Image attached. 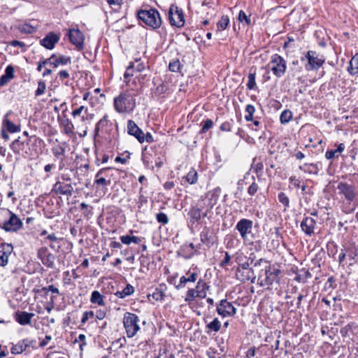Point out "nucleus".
I'll return each instance as SVG.
<instances>
[{"mask_svg": "<svg viewBox=\"0 0 358 358\" xmlns=\"http://www.w3.org/2000/svg\"><path fill=\"white\" fill-rule=\"evenodd\" d=\"M187 182L191 185L195 184L198 180L197 172L194 169H191L185 176Z\"/></svg>", "mask_w": 358, "mask_h": 358, "instance_id": "nucleus-47", "label": "nucleus"}, {"mask_svg": "<svg viewBox=\"0 0 358 358\" xmlns=\"http://www.w3.org/2000/svg\"><path fill=\"white\" fill-rule=\"evenodd\" d=\"M164 285H160L159 287H157L154 292L152 294V298L156 301H162L165 296L164 292L162 289Z\"/></svg>", "mask_w": 358, "mask_h": 358, "instance_id": "nucleus-45", "label": "nucleus"}, {"mask_svg": "<svg viewBox=\"0 0 358 358\" xmlns=\"http://www.w3.org/2000/svg\"><path fill=\"white\" fill-rule=\"evenodd\" d=\"M210 286L202 279H200L195 287L194 288V290H196L200 295V299H205L207 296V291L209 290Z\"/></svg>", "mask_w": 358, "mask_h": 358, "instance_id": "nucleus-28", "label": "nucleus"}, {"mask_svg": "<svg viewBox=\"0 0 358 358\" xmlns=\"http://www.w3.org/2000/svg\"><path fill=\"white\" fill-rule=\"evenodd\" d=\"M49 253L46 248H41L37 252V256L42 261Z\"/></svg>", "mask_w": 358, "mask_h": 358, "instance_id": "nucleus-64", "label": "nucleus"}, {"mask_svg": "<svg viewBox=\"0 0 358 358\" xmlns=\"http://www.w3.org/2000/svg\"><path fill=\"white\" fill-rule=\"evenodd\" d=\"M94 316V313L93 311H85L83 314V317L81 318V324H84L87 322V321L89 320V318H92Z\"/></svg>", "mask_w": 358, "mask_h": 358, "instance_id": "nucleus-62", "label": "nucleus"}, {"mask_svg": "<svg viewBox=\"0 0 358 358\" xmlns=\"http://www.w3.org/2000/svg\"><path fill=\"white\" fill-rule=\"evenodd\" d=\"M120 239L122 243L125 244V245H129L131 243L138 244L142 241V238L140 237L135 236H131L129 235L122 236H120Z\"/></svg>", "mask_w": 358, "mask_h": 358, "instance_id": "nucleus-38", "label": "nucleus"}, {"mask_svg": "<svg viewBox=\"0 0 358 358\" xmlns=\"http://www.w3.org/2000/svg\"><path fill=\"white\" fill-rule=\"evenodd\" d=\"M259 189V185L256 182H253L248 187V193L250 196H254Z\"/></svg>", "mask_w": 358, "mask_h": 358, "instance_id": "nucleus-63", "label": "nucleus"}, {"mask_svg": "<svg viewBox=\"0 0 358 358\" xmlns=\"http://www.w3.org/2000/svg\"><path fill=\"white\" fill-rule=\"evenodd\" d=\"M52 152L53 155L58 159L60 156L64 155L66 150L64 147L57 145L52 148Z\"/></svg>", "mask_w": 358, "mask_h": 358, "instance_id": "nucleus-49", "label": "nucleus"}, {"mask_svg": "<svg viewBox=\"0 0 358 358\" xmlns=\"http://www.w3.org/2000/svg\"><path fill=\"white\" fill-rule=\"evenodd\" d=\"M46 90L45 83L43 80H39L38 82V88L35 92V96H38L44 94Z\"/></svg>", "mask_w": 358, "mask_h": 358, "instance_id": "nucleus-54", "label": "nucleus"}, {"mask_svg": "<svg viewBox=\"0 0 358 358\" xmlns=\"http://www.w3.org/2000/svg\"><path fill=\"white\" fill-rule=\"evenodd\" d=\"M127 132L129 135L134 136L140 143H142L143 131L140 129L134 121H127Z\"/></svg>", "mask_w": 358, "mask_h": 358, "instance_id": "nucleus-22", "label": "nucleus"}, {"mask_svg": "<svg viewBox=\"0 0 358 358\" xmlns=\"http://www.w3.org/2000/svg\"><path fill=\"white\" fill-rule=\"evenodd\" d=\"M156 358H175V356L166 349H160Z\"/></svg>", "mask_w": 358, "mask_h": 358, "instance_id": "nucleus-56", "label": "nucleus"}, {"mask_svg": "<svg viewBox=\"0 0 358 358\" xmlns=\"http://www.w3.org/2000/svg\"><path fill=\"white\" fill-rule=\"evenodd\" d=\"M156 219L159 223L166 224L169 222V217L164 213H159L156 215Z\"/></svg>", "mask_w": 358, "mask_h": 358, "instance_id": "nucleus-58", "label": "nucleus"}, {"mask_svg": "<svg viewBox=\"0 0 358 358\" xmlns=\"http://www.w3.org/2000/svg\"><path fill=\"white\" fill-rule=\"evenodd\" d=\"M305 60H307V63L304 65L307 71L317 70L325 62L324 56L313 50H308L303 57H301V62Z\"/></svg>", "mask_w": 358, "mask_h": 358, "instance_id": "nucleus-4", "label": "nucleus"}, {"mask_svg": "<svg viewBox=\"0 0 358 358\" xmlns=\"http://www.w3.org/2000/svg\"><path fill=\"white\" fill-rule=\"evenodd\" d=\"M169 20L171 26L181 28L185 25V16L182 9L176 4H171L168 11Z\"/></svg>", "mask_w": 358, "mask_h": 358, "instance_id": "nucleus-8", "label": "nucleus"}, {"mask_svg": "<svg viewBox=\"0 0 358 358\" xmlns=\"http://www.w3.org/2000/svg\"><path fill=\"white\" fill-rule=\"evenodd\" d=\"M108 122L107 116H103L96 124L95 127V133L96 134L99 133V131L101 128L106 127Z\"/></svg>", "mask_w": 358, "mask_h": 358, "instance_id": "nucleus-59", "label": "nucleus"}, {"mask_svg": "<svg viewBox=\"0 0 358 358\" xmlns=\"http://www.w3.org/2000/svg\"><path fill=\"white\" fill-rule=\"evenodd\" d=\"M50 66L53 69H57L59 66L70 64L71 63V57L67 55L53 53L49 57Z\"/></svg>", "mask_w": 358, "mask_h": 358, "instance_id": "nucleus-16", "label": "nucleus"}, {"mask_svg": "<svg viewBox=\"0 0 358 358\" xmlns=\"http://www.w3.org/2000/svg\"><path fill=\"white\" fill-rule=\"evenodd\" d=\"M256 68H251L250 73L248 76V83L246 84L247 88L250 90H255L256 88Z\"/></svg>", "mask_w": 358, "mask_h": 358, "instance_id": "nucleus-34", "label": "nucleus"}, {"mask_svg": "<svg viewBox=\"0 0 358 358\" xmlns=\"http://www.w3.org/2000/svg\"><path fill=\"white\" fill-rule=\"evenodd\" d=\"M34 314L25 311H17L14 315V318L17 322L21 325H29L31 324L32 317Z\"/></svg>", "mask_w": 358, "mask_h": 358, "instance_id": "nucleus-23", "label": "nucleus"}, {"mask_svg": "<svg viewBox=\"0 0 358 358\" xmlns=\"http://www.w3.org/2000/svg\"><path fill=\"white\" fill-rule=\"evenodd\" d=\"M221 327V322L218 320V318L215 317L213 321L206 324V333L207 334H210L213 332L217 333L220 330Z\"/></svg>", "mask_w": 358, "mask_h": 358, "instance_id": "nucleus-29", "label": "nucleus"}, {"mask_svg": "<svg viewBox=\"0 0 358 358\" xmlns=\"http://www.w3.org/2000/svg\"><path fill=\"white\" fill-rule=\"evenodd\" d=\"M292 119V112L289 110H283L280 116V121L281 124H285Z\"/></svg>", "mask_w": 358, "mask_h": 358, "instance_id": "nucleus-44", "label": "nucleus"}, {"mask_svg": "<svg viewBox=\"0 0 358 358\" xmlns=\"http://www.w3.org/2000/svg\"><path fill=\"white\" fill-rule=\"evenodd\" d=\"M134 64L133 62H131L128 67L127 68V70L124 74V77L125 79H128L134 76Z\"/></svg>", "mask_w": 358, "mask_h": 358, "instance_id": "nucleus-61", "label": "nucleus"}, {"mask_svg": "<svg viewBox=\"0 0 358 358\" xmlns=\"http://www.w3.org/2000/svg\"><path fill=\"white\" fill-rule=\"evenodd\" d=\"M201 129L199 131V134H205L213 127L214 122L210 119H206L201 122Z\"/></svg>", "mask_w": 358, "mask_h": 358, "instance_id": "nucleus-43", "label": "nucleus"}, {"mask_svg": "<svg viewBox=\"0 0 358 358\" xmlns=\"http://www.w3.org/2000/svg\"><path fill=\"white\" fill-rule=\"evenodd\" d=\"M0 250V266H5L8 262V258L13 251L11 244L2 243Z\"/></svg>", "mask_w": 358, "mask_h": 358, "instance_id": "nucleus-21", "label": "nucleus"}, {"mask_svg": "<svg viewBox=\"0 0 358 358\" xmlns=\"http://www.w3.org/2000/svg\"><path fill=\"white\" fill-rule=\"evenodd\" d=\"M20 138L15 139L13 141L10 145V148L13 151L15 154H20L21 152H24L26 149V144L24 142L21 141Z\"/></svg>", "mask_w": 358, "mask_h": 358, "instance_id": "nucleus-33", "label": "nucleus"}, {"mask_svg": "<svg viewBox=\"0 0 358 358\" xmlns=\"http://www.w3.org/2000/svg\"><path fill=\"white\" fill-rule=\"evenodd\" d=\"M104 299L105 296L103 295H102L99 291L94 290L92 292L90 302L93 304L104 306L106 305Z\"/></svg>", "mask_w": 358, "mask_h": 358, "instance_id": "nucleus-32", "label": "nucleus"}, {"mask_svg": "<svg viewBox=\"0 0 358 358\" xmlns=\"http://www.w3.org/2000/svg\"><path fill=\"white\" fill-rule=\"evenodd\" d=\"M181 68V64L178 59H176L170 62L169 69L172 72H178Z\"/></svg>", "mask_w": 358, "mask_h": 358, "instance_id": "nucleus-52", "label": "nucleus"}, {"mask_svg": "<svg viewBox=\"0 0 358 358\" xmlns=\"http://www.w3.org/2000/svg\"><path fill=\"white\" fill-rule=\"evenodd\" d=\"M236 279L242 282L250 281L252 283L255 282L256 275L253 269L251 267H246L243 268H236Z\"/></svg>", "mask_w": 358, "mask_h": 358, "instance_id": "nucleus-15", "label": "nucleus"}, {"mask_svg": "<svg viewBox=\"0 0 358 358\" xmlns=\"http://www.w3.org/2000/svg\"><path fill=\"white\" fill-rule=\"evenodd\" d=\"M134 292V287L130 284H127V286L122 290L117 291L115 295L120 299H124L126 296L131 295Z\"/></svg>", "mask_w": 358, "mask_h": 358, "instance_id": "nucleus-36", "label": "nucleus"}, {"mask_svg": "<svg viewBox=\"0 0 358 358\" xmlns=\"http://www.w3.org/2000/svg\"><path fill=\"white\" fill-rule=\"evenodd\" d=\"M234 260L237 264V268L250 267L254 262V259L246 256L243 252L238 251L234 255Z\"/></svg>", "mask_w": 358, "mask_h": 358, "instance_id": "nucleus-19", "label": "nucleus"}, {"mask_svg": "<svg viewBox=\"0 0 358 358\" xmlns=\"http://www.w3.org/2000/svg\"><path fill=\"white\" fill-rule=\"evenodd\" d=\"M59 39L60 36L59 34L54 32H49L43 38L40 40L39 43L48 50H52L59 42Z\"/></svg>", "mask_w": 358, "mask_h": 358, "instance_id": "nucleus-18", "label": "nucleus"}, {"mask_svg": "<svg viewBox=\"0 0 358 358\" xmlns=\"http://www.w3.org/2000/svg\"><path fill=\"white\" fill-rule=\"evenodd\" d=\"M54 255L50 252L41 262L46 267L52 268L54 266Z\"/></svg>", "mask_w": 358, "mask_h": 358, "instance_id": "nucleus-51", "label": "nucleus"}, {"mask_svg": "<svg viewBox=\"0 0 358 358\" xmlns=\"http://www.w3.org/2000/svg\"><path fill=\"white\" fill-rule=\"evenodd\" d=\"M3 125L6 127V131L9 133H16L20 131V126L16 125L14 123H13L10 120L8 119H4L3 121Z\"/></svg>", "mask_w": 358, "mask_h": 358, "instance_id": "nucleus-35", "label": "nucleus"}, {"mask_svg": "<svg viewBox=\"0 0 358 358\" xmlns=\"http://www.w3.org/2000/svg\"><path fill=\"white\" fill-rule=\"evenodd\" d=\"M222 189L220 187H217L204 194V197L207 201V210L204 211V215H209L213 208L216 205L220 196Z\"/></svg>", "mask_w": 358, "mask_h": 358, "instance_id": "nucleus-10", "label": "nucleus"}, {"mask_svg": "<svg viewBox=\"0 0 358 358\" xmlns=\"http://www.w3.org/2000/svg\"><path fill=\"white\" fill-rule=\"evenodd\" d=\"M138 17L141 22L152 29L159 28L162 24L159 13L155 8L139 10Z\"/></svg>", "mask_w": 358, "mask_h": 358, "instance_id": "nucleus-2", "label": "nucleus"}, {"mask_svg": "<svg viewBox=\"0 0 358 358\" xmlns=\"http://www.w3.org/2000/svg\"><path fill=\"white\" fill-rule=\"evenodd\" d=\"M188 215L192 223L198 222L202 217H208L209 215H204V211L196 204V206H192L189 212Z\"/></svg>", "mask_w": 358, "mask_h": 358, "instance_id": "nucleus-24", "label": "nucleus"}, {"mask_svg": "<svg viewBox=\"0 0 358 358\" xmlns=\"http://www.w3.org/2000/svg\"><path fill=\"white\" fill-rule=\"evenodd\" d=\"M103 173H104V171H99L95 176V180H94V184L103 186V187H107L109 186L112 182L111 178H103Z\"/></svg>", "mask_w": 358, "mask_h": 358, "instance_id": "nucleus-30", "label": "nucleus"}, {"mask_svg": "<svg viewBox=\"0 0 358 358\" xmlns=\"http://www.w3.org/2000/svg\"><path fill=\"white\" fill-rule=\"evenodd\" d=\"M200 271L196 267L190 268L187 272L185 275H182L180 278L179 284L176 286L177 289L184 287L187 282H194L196 281L199 275Z\"/></svg>", "mask_w": 358, "mask_h": 358, "instance_id": "nucleus-13", "label": "nucleus"}, {"mask_svg": "<svg viewBox=\"0 0 358 358\" xmlns=\"http://www.w3.org/2000/svg\"><path fill=\"white\" fill-rule=\"evenodd\" d=\"M8 45L13 47H20L22 49V52H24L27 50V46L24 42L13 40L8 43Z\"/></svg>", "mask_w": 358, "mask_h": 358, "instance_id": "nucleus-57", "label": "nucleus"}, {"mask_svg": "<svg viewBox=\"0 0 358 358\" xmlns=\"http://www.w3.org/2000/svg\"><path fill=\"white\" fill-rule=\"evenodd\" d=\"M311 278V273L308 270L303 268L299 271L295 277V280L305 282L308 278Z\"/></svg>", "mask_w": 358, "mask_h": 358, "instance_id": "nucleus-40", "label": "nucleus"}, {"mask_svg": "<svg viewBox=\"0 0 358 358\" xmlns=\"http://www.w3.org/2000/svg\"><path fill=\"white\" fill-rule=\"evenodd\" d=\"M238 20L241 23L245 22L248 26L251 24L250 15H247L243 10H240L238 16Z\"/></svg>", "mask_w": 358, "mask_h": 358, "instance_id": "nucleus-50", "label": "nucleus"}, {"mask_svg": "<svg viewBox=\"0 0 358 358\" xmlns=\"http://www.w3.org/2000/svg\"><path fill=\"white\" fill-rule=\"evenodd\" d=\"M280 271L275 268H272L270 265L266 266L265 268L261 271L259 280L261 286H267L270 288L274 283H279V274Z\"/></svg>", "mask_w": 358, "mask_h": 358, "instance_id": "nucleus-3", "label": "nucleus"}, {"mask_svg": "<svg viewBox=\"0 0 358 358\" xmlns=\"http://www.w3.org/2000/svg\"><path fill=\"white\" fill-rule=\"evenodd\" d=\"M31 343V342L28 339L20 341L17 343L12 346L10 349L11 353L13 355L21 354L30 345Z\"/></svg>", "mask_w": 358, "mask_h": 358, "instance_id": "nucleus-25", "label": "nucleus"}, {"mask_svg": "<svg viewBox=\"0 0 358 358\" xmlns=\"http://www.w3.org/2000/svg\"><path fill=\"white\" fill-rule=\"evenodd\" d=\"M52 192L56 194L71 196L73 192V187L71 182L57 181L52 186Z\"/></svg>", "mask_w": 358, "mask_h": 358, "instance_id": "nucleus-14", "label": "nucleus"}, {"mask_svg": "<svg viewBox=\"0 0 358 358\" xmlns=\"http://www.w3.org/2000/svg\"><path fill=\"white\" fill-rule=\"evenodd\" d=\"M253 222L249 219H241L236 224L235 229L239 232L241 238L246 243L248 236L252 233Z\"/></svg>", "mask_w": 358, "mask_h": 358, "instance_id": "nucleus-11", "label": "nucleus"}, {"mask_svg": "<svg viewBox=\"0 0 358 358\" xmlns=\"http://www.w3.org/2000/svg\"><path fill=\"white\" fill-rule=\"evenodd\" d=\"M17 29L20 32L24 33V34H32V33L35 32L36 30L34 26H32L28 23H23V24H19L17 27Z\"/></svg>", "mask_w": 358, "mask_h": 358, "instance_id": "nucleus-42", "label": "nucleus"}, {"mask_svg": "<svg viewBox=\"0 0 358 358\" xmlns=\"http://www.w3.org/2000/svg\"><path fill=\"white\" fill-rule=\"evenodd\" d=\"M69 38L78 50H80L83 48L84 36L79 29H69L68 33Z\"/></svg>", "mask_w": 358, "mask_h": 358, "instance_id": "nucleus-17", "label": "nucleus"}, {"mask_svg": "<svg viewBox=\"0 0 358 358\" xmlns=\"http://www.w3.org/2000/svg\"><path fill=\"white\" fill-rule=\"evenodd\" d=\"M217 313L222 317H232L236 313V308L227 299H222L217 304Z\"/></svg>", "mask_w": 358, "mask_h": 358, "instance_id": "nucleus-12", "label": "nucleus"}, {"mask_svg": "<svg viewBox=\"0 0 358 358\" xmlns=\"http://www.w3.org/2000/svg\"><path fill=\"white\" fill-rule=\"evenodd\" d=\"M65 134H71L73 133L74 126L73 124L69 119H66L62 123Z\"/></svg>", "mask_w": 358, "mask_h": 358, "instance_id": "nucleus-48", "label": "nucleus"}, {"mask_svg": "<svg viewBox=\"0 0 358 358\" xmlns=\"http://www.w3.org/2000/svg\"><path fill=\"white\" fill-rule=\"evenodd\" d=\"M229 24V17L227 15H222L217 23V31H223L227 29Z\"/></svg>", "mask_w": 358, "mask_h": 358, "instance_id": "nucleus-41", "label": "nucleus"}, {"mask_svg": "<svg viewBox=\"0 0 358 358\" xmlns=\"http://www.w3.org/2000/svg\"><path fill=\"white\" fill-rule=\"evenodd\" d=\"M348 71L351 76H358V52L356 53L350 59Z\"/></svg>", "mask_w": 358, "mask_h": 358, "instance_id": "nucleus-31", "label": "nucleus"}, {"mask_svg": "<svg viewBox=\"0 0 358 358\" xmlns=\"http://www.w3.org/2000/svg\"><path fill=\"white\" fill-rule=\"evenodd\" d=\"M136 94L133 90L121 92L114 99V108L119 113H131L136 107Z\"/></svg>", "mask_w": 358, "mask_h": 358, "instance_id": "nucleus-1", "label": "nucleus"}, {"mask_svg": "<svg viewBox=\"0 0 358 358\" xmlns=\"http://www.w3.org/2000/svg\"><path fill=\"white\" fill-rule=\"evenodd\" d=\"M256 109L255 107L252 104H248L246 106L245 112L246 115H245V120L247 122H250L253 120L254 113H255Z\"/></svg>", "mask_w": 358, "mask_h": 358, "instance_id": "nucleus-46", "label": "nucleus"}, {"mask_svg": "<svg viewBox=\"0 0 358 358\" xmlns=\"http://www.w3.org/2000/svg\"><path fill=\"white\" fill-rule=\"evenodd\" d=\"M278 199L284 205L285 208L289 206V199L284 192H280L278 195Z\"/></svg>", "mask_w": 358, "mask_h": 358, "instance_id": "nucleus-53", "label": "nucleus"}, {"mask_svg": "<svg viewBox=\"0 0 358 358\" xmlns=\"http://www.w3.org/2000/svg\"><path fill=\"white\" fill-rule=\"evenodd\" d=\"M201 242L207 246L213 245V232L209 229H204L200 234Z\"/></svg>", "mask_w": 358, "mask_h": 358, "instance_id": "nucleus-27", "label": "nucleus"}, {"mask_svg": "<svg viewBox=\"0 0 358 358\" xmlns=\"http://www.w3.org/2000/svg\"><path fill=\"white\" fill-rule=\"evenodd\" d=\"M301 230L307 235L312 236L315 233L316 221L311 217H306L301 223Z\"/></svg>", "mask_w": 358, "mask_h": 358, "instance_id": "nucleus-20", "label": "nucleus"}, {"mask_svg": "<svg viewBox=\"0 0 358 358\" xmlns=\"http://www.w3.org/2000/svg\"><path fill=\"white\" fill-rule=\"evenodd\" d=\"M43 145L44 142L41 138L35 135L31 136L26 142L24 154L31 157H37L42 152Z\"/></svg>", "mask_w": 358, "mask_h": 358, "instance_id": "nucleus-7", "label": "nucleus"}, {"mask_svg": "<svg viewBox=\"0 0 358 358\" xmlns=\"http://www.w3.org/2000/svg\"><path fill=\"white\" fill-rule=\"evenodd\" d=\"M87 111L88 110L86 107L81 106L79 108L73 110L71 115L73 117H76L77 116H80L83 113L87 114Z\"/></svg>", "mask_w": 358, "mask_h": 358, "instance_id": "nucleus-55", "label": "nucleus"}, {"mask_svg": "<svg viewBox=\"0 0 358 358\" xmlns=\"http://www.w3.org/2000/svg\"><path fill=\"white\" fill-rule=\"evenodd\" d=\"M269 69L278 78L282 77L287 70V62L285 59L278 54L271 56L269 63L264 67Z\"/></svg>", "mask_w": 358, "mask_h": 358, "instance_id": "nucleus-6", "label": "nucleus"}, {"mask_svg": "<svg viewBox=\"0 0 358 358\" xmlns=\"http://www.w3.org/2000/svg\"><path fill=\"white\" fill-rule=\"evenodd\" d=\"M300 169L305 173L317 175L319 172V168L315 164H305L303 166H300Z\"/></svg>", "mask_w": 358, "mask_h": 358, "instance_id": "nucleus-39", "label": "nucleus"}, {"mask_svg": "<svg viewBox=\"0 0 358 358\" xmlns=\"http://www.w3.org/2000/svg\"><path fill=\"white\" fill-rule=\"evenodd\" d=\"M139 317L134 313H126L123 317V324L128 338H133L140 330Z\"/></svg>", "mask_w": 358, "mask_h": 358, "instance_id": "nucleus-5", "label": "nucleus"}, {"mask_svg": "<svg viewBox=\"0 0 358 358\" xmlns=\"http://www.w3.org/2000/svg\"><path fill=\"white\" fill-rule=\"evenodd\" d=\"M199 292L196 290H194V288H190L187 290L186 292L185 296V301L187 303L190 304L192 303L196 298L200 299V295H199Z\"/></svg>", "mask_w": 358, "mask_h": 358, "instance_id": "nucleus-37", "label": "nucleus"}, {"mask_svg": "<svg viewBox=\"0 0 358 358\" xmlns=\"http://www.w3.org/2000/svg\"><path fill=\"white\" fill-rule=\"evenodd\" d=\"M231 263V256L228 252H224V257L220 263V266L222 268H226L227 266Z\"/></svg>", "mask_w": 358, "mask_h": 358, "instance_id": "nucleus-60", "label": "nucleus"}, {"mask_svg": "<svg viewBox=\"0 0 358 358\" xmlns=\"http://www.w3.org/2000/svg\"><path fill=\"white\" fill-rule=\"evenodd\" d=\"M14 77V68L11 65L7 66L4 74L0 77V86L6 85Z\"/></svg>", "mask_w": 358, "mask_h": 358, "instance_id": "nucleus-26", "label": "nucleus"}, {"mask_svg": "<svg viewBox=\"0 0 358 358\" xmlns=\"http://www.w3.org/2000/svg\"><path fill=\"white\" fill-rule=\"evenodd\" d=\"M338 194L349 202L353 201L357 196L356 187L345 182H339L337 187Z\"/></svg>", "mask_w": 358, "mask_h": 358, "instance_id": "nucleus-9", "label": "nucleus"}]
</instances>
